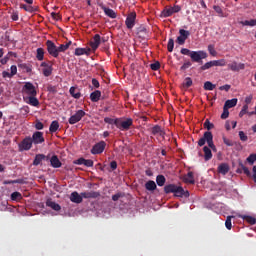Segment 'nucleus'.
Segmentation results:
<instances>
[{"mask_svg": "<svg viewBox=\"0 0 256 256\" xmlns=\"http://www.w3.org/2000/svg\"><path fill=\"white\" fill-rule=\"evenodd\" d=\"M185 183H189L190 185H195V178L193 177V172H188L184 177Z\"/></svg>", "mask_w": 256, "mask_h": 256, "instance_id": "30", "label": "nucleus"}, {"mask_svg": "<svg viewBox=\"0 0 256 256\" xmlns=\"http://www.w3.org/2000/svg\"><path fill=\"white\" fill-rule=\"evenodd\" d=\"M84 165L85 167H93V160L91 159H84Z\"/></svg>", "mask_w": 256, "mask_h": 256, "instance_id": "62", "label": "nucleus"}, {"mask_svg": "<svg viewBox=\"0 0 256 256\" xmlns=\"http://www.w3.org/2000/svg\"><path fill=\"white\" fill-rule=\"evenodd\" d=\"M45 126L43 125V123L41 121H36L35 124V129H37V131H41Z\"/></svg>", "mask_w": 256, "mask_h": 256, "instance_id": "60", "label": "nucleus"}, {"mask_svg": "<svg viewBox=\"0 0 256 256\" xmlns=\"http://www.w3.org/2000/svg\"><path fill=\"white\" fill-rule=\"evenodd\" d=\"M84 115H85V111L78 110L74 115H72L69 118L68 123L70 125H75V123H79V121H81L83 119Z\"/></svg>", "mask_w": 256, "mask_h": 256, "instance_id": "12", "label": "nucleus"}, {"mask_svg": "<svg viewBox=\"0 0 256 256\" xmlns=\"http://www.w3.org/2000/svg\"><path fill=\"white\" fill-rule=\"evenodd\" d=\"M104 122L108 123V125H115L117 127L119 123V118L113 119V118L105 117Z\"/></svg>", "mask_w": 256, "mask_h": 256, "instance_id": "40", "label": "nucleus"}, {"mask_svg": "<svg viewBox=\"0 0 256 256\" xmlns=\"http://www.w3.org/2000/svg\"><path fill=\"white\" fill-rule=\"evenodd\" d=\"M31 140H32V143H34V145H41V143H45V137H43V132H40V131L34 132Z\"/></svg>", "mask_w": 256, "mask_h": 256, "instance_id": "14", "label": "nucleus"}, {"mask_svg": "<svg viewBox=\"0 0 256 256\" xmlns=\"http://www.w3.org/2000/svg\"><path fill=\"white\" fill-rule=\"evenodd\" d=\"M83 199H97L101 197V193L96 191L82 192Z\"/></svg>", "mask_w": 256, "mask_h": 256, "instance_id": "17", "label": "nucleus"}, {"mask_svg": "<svg viewBox=\"0 0 256 256\" xmlns=\"http://www.w3.org/2000/svg\"><path fill=\"white\" fill-rule=\"evenodd\" d=\"M181 11V6L174 5V6H166L160 14V17L166 19L167 17H171L174 13H179Z\"/></svg>", "mask_w": 256, "mask_h": 256, "instance_id": "4", "label": "nucleus"}, {"mask_svg": "<svg viewBox=\"0 0 256 256\" xmlns=\"http://www.w3.org/2000/svg\"><path fill=\"white\" fill-rule=\"evenodd\" d=\"M248 110H249V105L245 104V105L242 107V109H241V111H240V113H239V117H243L244 115H247Z\"/></svg>", "mask_w": 256, "mask_h": 256, "instance_id": "52", "label": "nucleus"}, {"mask_svg": "<svg viewBox=\"0 0 256 256\" xmlns=\"http://www.w3.org/2000/svg\"><path fill=\"white\" fill-rule=\"evenodd\" d=\"M19 151H29L33 147V140L31 137H25L19 144Z\"/></svg>", "mask_w": 256, "mask_h": 256, "instance_id": "7", "label": "nucleus"}, {"mask_svg": "<svg viewBox=\"0 0 256 256\" xmlns=\"http://www.w3.org/2000/svg\"><path fill=\"white\" fill-rule=\"evenodd\" d=\"M231 219H233V216H227L226 221H225V227L229 231H231V228L233 227V225L231 224Z\"/></svg>", "mask_w": 256, "mask_h": 256, "instance_id": "49", "label": "nucleus"}, {"mask_svg": "<svg viewBox=\"0 0 256 256\" xmlns=\"http://www.w3.org/2000/svg\"><path fill=\"white\" fill-rule=\"evenodd\" d=\"M58 130H59V122L57 120L52 121L49 127L50 133H57Z\"/></svg>", "mask_w": 256, "mask_h": 256, "instance_id": "33", "label": "nucleus"}, {"mask_svg": "<svg viewBox=\"0 0 256 256\" xmlns=\"http://www.w3.org/2000/svg\"><path fill=\"white\" fill-rule=\"evenodd\" d=\"M223 143L224 145H226L227 147H233L235 145V143H233L232 140H230L227 137H223Z\"/></svg>", "mask_w": 256, "mask_h": 256, "instance_id": "54", "label": "nucleus"}, {"mask_svg": "<svg viewBox=\"0 0 256 256\" xmlns=\"http://www.w3.org/2000/svg\"><path fill=\"white\" fill-rule=\"evenodd\" d=\"M133 127V119L126 118L125 120L118 118V126L117 129H120V131H129Z\"/></svg>", "mask_w": 256, "mask_h": 256, "instance_id": "5", "label": "nucleus"}, {"mask_svg": "<svg viewBox=\"0 0 256 256\" xmlns=\"http://www.w3.org/2000/svg\"><path fill=\"white\" fill-rule=\"evenodd\" d=\"M99 99H101V91L95 90L90 94V100L92 101V103H97Z\"/></svg>", "mask_w": 256, "mask_h": 256, "instance_id": "24", "label": "nucleus"}, {"mask_svg": "<svg viewBox=\"0 0 256 256\" xmlns=\"http://www.w3.org/2000/svg\"><path fill=\"white\" fill-rule=\"evenodd\" d=\"M40 67H42L44 77H51L53 74V64L51 62H42Z\"/></svg>", "mask_w": 256, "mask_h": 256, "instance_id": "10", "label": "nucleus"}, {"mask_svg": "<svg viewBox=\"0 0 256 256\" xmlns=\"http://www.w3.org/2000/svg\"><path fill=\"white\" fill-rule=\"evenodd\" d=\"M70 201H72V203H83V195L82 193L79 194V192L74 191L71 193L70 195Z\"/></svg>", "mask_w": 256, "mask_h": 256, "instance_id": "16", "label": "nucleus"}, {"mask_svg": "<svg viewBox=\"0 0 256 256\" xmlns=\"http://www.w3.org/2000/svg\"><path fill=\"white\" fill-rule=\"evenodd\" d=\"M121 197H125L124 193L118 192L112 196V201H119Z\"/></svg>", "mask_w": 256, "mask_h": 256, "instance_id": "55", "label": "nucleus"}, {"mask_svg": "<svg viewBox=\"0 0 256 256\" xmlns=\"http://www.w3.org/2000/svg\"><path fill=\"white\" fill-rule=\"evenodd\" d=\"M229 117V108L223 107V113L221 114V119H227Z\"/></svg>", "mask_w": 256, "mask_h": 256, "instance_id": "56", "label": "nucleus"}, {"mask_svg": "<svg viewBox=\"0 0 256 256\" xmlns=\"http://www.w3.org/2000/svg\"><path fill=\"white\" fill-rule=\"evenodd\" d=\"M205 91H213L215 89V84H212L211 81H206L204 83Z\"/></svg>", "mask_w": 256, "mask_h": 256, "instance_id": "43", "label": "nucleus"}, {"mask_svg": "<svg viewBox=\"0 0 256 256\" xmlns=\"http://www.w3.org/2000/svg\"><path fill=\"white\" fill-rule=\"evenodd\" d=\"M215 127V125L213 123H211V121H209V119H206L204 122V129H207V131H211V129H213Z\"/></svg>", "mask_w": 256, "mask_h": 256, "instance_id": "47", "label": "nucleus"}, {"mask_svg": "<svg viewBox=\"0 0 256 256\" xmlns=\"http://www.w3.org/2000/svg\"><path fill=\"white\" fill-rule=\"evenodd\" d=\"M190 35L191 32H189L188 30L180 29L179 36L176 39V43H178V45H185V41L189 39Z\"/></svg>", "mask_w": 256, "mask_h": 256, "instance_id": "8", "label": "nucleus"}, {"mask_svg": "<svg viewBox=\"0 0 256 256\" xmlns=\"http://www.w3.org/2000/svg\"><path fill=\"white\" fill-rule=\"evenodd\" d=\"M137 19V13L131 12L128 14L125 25L127 29H133L135 27V20Z\"/></svg>", "mask_w": 256, "mask_h": 256, "instance_id": "13", "label": "nucleus"}, {"mask_svg": "<svg viewBox=\"0 0 256 256\" xmlns=\"http://www.w3.org/2000/svg\"><path fill=\"white\" fill-rule=\"evenodd\" d=\"M138 35H142L143 37H146V35H149V31L147 30V27L140 26L138 28Z\"/></svg>", "mask_w": 256, "mask_h": 256, "instance_id": "42", "label": "nucleus"}, {"mask_svg": "<svg viewBox=\"0 0 256 256\" xmlns=\"http://www.w3.org/2000/svg\"><path fill=\"white\" fill-rule=\"evenodd\" d=\"M156 183L158 185V187H164L165 186V183H167V178H165L163 176V174H159L157 177H156Z\"/></svg>", "mask_w": 256, "mask_h": 256, "instance_id": "28", "label": "nucleus"}, {"mask_svg": "<svg viewBox=\"0 0 256 256\" xmlns=\"http://www.w3.org/2000/svg\"><path fill=\"white\" fill-rule=\"evenodd\" d=\"M69 93L74 99H81V92H77V88L71 87Z\"/></svg>", "mask_w": 256, "mask_h": 256, "instance_id": "36", "label": "nucleus"}, {"mask_svg": "<svg viewBox=\"0 0 256 256\" xmlns=\"http://www.w3.org/2000/svg\"><path fill=\"white\" fill-rule=\"evenodd\" d=\"M213 9L220 17H225V13H223V9L220 6H213Z\"/></svg>", "mask_w": 256, "mask_h": 256, "instance_id": "53", "label": "nucleus"}, {"mask_svg": "<svg viewBox=\"0 0 256 256\" xmlns=\"http://www.w3.org/2000/svg\"><path fill=\"white\" fill-rule=\"evenodd\" d=\"M36 59L38 61H43V59H45V50L43 48H37Z\"/></svg>", "mask_w": 256, "mask_h": 256, "instance_id": "34", "label": "nucleus"}, {"mask_svg": "<svg viewBox=\"0 0 256 256\" xmlns=\"http://www.w3.org/2000/svg\"><path fill=\"white\" fill-rule=\"evenodd\" d=\"M240 24L246 27H256V19L241 21Z\"/></svg>", "mask_w": 256, "mask_h": 256, "instance_id": "37", "label": "nucleus"}, {"mask_svg": "<svg viewBox=\"0 0 256 256\" xmlns=\"http://www.w3.org/2000/svg\"><path fill=\"white\" fill-rule=\"evenodd\" d=\"M42 161H49V157L45 156V154H37L34 158L33 165L37 167L38 165H41Z\"/></svg>", "mask_w": 256, "mask_h": 256, "instance_id": "18", "label": "nucleus"}, {"mask_svg": "<svg viewBox=\"0 0 256 256\" xmlns=\"http://www.w3.org/2000/svg\"><path fill=\"white\" fill-rule=\"evenodd\" d=\"M145 189L147 191H155L157 189V184L153 180H149L145 183Z\"/></svg>", "mask_w": 256, "mask_h": 256, "instance_id": "26", "label": "nucleus"}, {"mask_svg": "<svg viewBox=\"0 0 256 256\" xmlns=\"http://www.w3.org/2000/svg\"><path fill=\"white\" fill-rule=\"evenodd\" d=\"M247 161L250 163V165H253V163L256 162V154H250L247 158Z\"/></svg>", "mask_w": 256, "mask_h": 256, "instance_id": "57", "label": "nucleus"}, {"mask_svg": "<svg viewBox=\"0 0 256 256\" xmlns=\"http://www.w3.org/2000/svg\"><path fill=\"white\" fill-rule=\"evenodd\" d=\"M180 53L182 55H187L188 57H190L193 63H203V59H207V52L203 50L191 51L187 48H182L180 50Z\"/></svg>", "mask_w": 256, "mask_h": 256, "instance_id": "1", "label": "nucleus"}, {"mask_svg": "<svg viewBox=\"0 0 256 256\" xmlns=\"http://www.w3.org/2000/svg\"><path fill=\"white\" fill-rule=\"evenodd\" d=\"M74 165H85V158H79L77 160H74Z\"/></svg>", "mask_w": 256, "mask_h": 256, "instance_id": "61", "label": "nucleus"}, {"mask_svg": "<svg viewBox=\"0 0 256 256\" xmlns=\"http://www.w3.org/2000/svg\"><path fill=\"white\" fill-rule=\"evenodd\" d=\"M20 9H24V11H27V13H34L35 11V8H33V6H28L26 4H21Z\"/></svg>", "mask_w": 256, "mask_h": 256, "instance_id": "44", "label": "nucleus"}, {"mask_svg": "<svg viewBox=\"0 0 256 256\" xmlns=\"http://www.w3.org/2000/svg\"><path fill=\"white\" fill-rule=\"evenodd\" d=\"M191 61H187L185 62L181 67H180V71H185L187 69H189V67H191Z\"/></svg>", "mask_w": 256, "mask_h": 256, "instance_id": "58", "label": "nucleus"}, {"mask_svg": "<svg viewBox=\"0 0 256 256\" xmlns=\"http://www.w3.org/2000/svg\"><path fill=\"white\" fill-rule=\"evenodd\" d=\"M174 47H175V40H173V38H170L167 44L168 52L173 53Z\"/></svg>", "mask_w": 256, "mask_h": 256, "instance_id": "45", "label": "nucleus"}, {"mask_svg": "<svg viewBox=\"0 0 256 256\" xmlns=\"http://www.w3.org/2000/svg\"><path fill=\"white\" fill-rule=\"evenodd\" d=\"M211 67H215V60L206 62L204 65L200 67L201 71H207V69H211Z\"/></svg>", "mask_w": 256, "mask_h": 256, "instance_id": "39", "label": "nucleus"}, {"mask_svg": "<svg viewBox=\"0 0 256 256\" xmlns=\"http://www.w3.org/2000/svg\"><path fill=\"white\" fill-rule=\"evenodd\" d=\"M20 199H23V196L19 192H13L11 194L12 201H19Z\"/></svg>", "mask_w": 256, "mask_h": 256, "instance_id": "48", "label": "nucleus"}, {"mask_svg": "<svg viewBox=\"0 0 256 256\" xmlns=\"http://www.w3.org/2000/svg\"><path fill=\"white\" fill-rule=\"evenodd\" d=\"M205 143H207L208 147L212 149V151L217 153V146H215V143L213 142V133H211V131L204 132L203 137L198 140L199 147H203Z\"/></svg>", "mask_w": 256, "mask_h": 256, "instance_id": "3", "label": "nucleus"}, {"mask_svg": "<svg viewBox=\"0 0 256 256\" xmlns=\"http://www.w3.org/2000/svg\"><path fill=\"white\" fill-rule=\"evenodd\" d=\"M46 47L49 55L55 58L59 57L57 45H55L53 41L47 40Z\"/></svg>", "mask_w": 256, "mask_h": 256, "instance_id": "9", "label": "nucleus"}, {"mask_svg": "<svg viewBox=\"0 0 256 256\" xmlns=\"http://www.w3.org/2000/svg\"><path fill=\"white\" fill-rule=\"evenodd\" d=\"M182 85L184 89H189V87L193 85V80L191 79V77H186Z\"/></svg>", "mask_w": 256, "mask_h": 256, "instance_id": "41", "label": "nucleus"}, {"mask_svg": "<svg viewBox=\"0 0 256 256\" xmlns=\"http://www.w3.org/2000/svg\"><path fill=\"white\" fill-rule=\"evenodd\" d=\"M203 151H204V161H211V159H213V152H211V148L204 146Z\"/></svg>", "mask_w": 256, "mask_h": 256, "instance_id": "23", "label": "nucleus"}, {"mask_svg": "<svg viewBox=\"0 0 256 256\" xmlns=\"http://www.w3.org/2000/svg\"><path fill=\"white\" fill-rule=\"evenodd\" d=\"M46 207H50V209H53V211H61V205L51 199L46 201Z\"/></svg>", "mask_w": 256, "mask_h": 256, "instance_id": "21", "label": "nucleus"}, {"mask_svg": "<svg viewBox=\"0 0 256 256\" xmlns=\"http://www.w3.org/2000/svg\"><path fill=\"white\" fill-rule=\"evenodd\" d=\"M228 68L230 71H241L245 69V64L244 63H237L236 61L232 62L231 64H228Z\"/></svg>", "mask_w": 256, "mask_h": 256, "instance_id": "19", "label": "nucleus"}, {"mask_svg": "<svg viewBox=\"0 0 256 256\" xmlns=\"http://www.w3.org/2000/svg\"><path fill=\"white\" fill-rule=\"evenodd\" d=\"M225 65H227L225 59L214 60V67H225Z\"/></svg>", "mask_w": 256, "mask_h": 256, "instance_id": "46", "label": "nucleus"}, {"mask_svg": "<svg viewBox=\"0 0 256 256\" xmlns=\"http://www.w3.org/2000/svg\"><path fill=\"white\" fill-rule=\"evenodd\" d=\"M243 171L244 175H251V171H249V168H247L245 165H243V162H239V168L237 170V173H241Z\"/></svg>", "mask_w": 256, "mask_h": 256, "instance_id": "29", "label": "nucleus"}, {"mask_svg": "<svg viewBox=\"0 0 256 256\" xmlns=\"http://www.w3.org/2000/svg\"><path fill=\"white\" fill-rule=\"evenodd\" d=\"M99 45H101V35L95 34L93 39L90 41L92 51H97V49H99Z\"/></svg>", "mask_w": 256, "mask_h": 256, "instance_id": "15", "label": "nucleus"}, {"mask_svg": "<svg viewBox=\"0 0 256 256\" xmlns=\"http://www.w3.org/2000/svg\"><path fill=\"white\" fill-rule=\"evenodd\" d=\"M15 183H21V180H6L4 181V185H15Z\"/></svg>", "mask_w": 256, "mask_h": 256, "instance_id": "59", "label": "nucleus"}, {"mask_svg": "<svg viewBox=\"0 0 256 256\" xmlns=\"http://www.w3.org/2000/svg\"><path fill=\"white\" fill-rule=\"evenodd\" d=\"M50 165L54 169H59V167H61L63 164L61 163V160H59V157H57V155H53L50 158Z\"/></svg>", "mask_w": 256, "mask_h": 256, "instance_id": "20", "label": "nucleus"}, {"mask_svg": "<svg viewBox=\"0 0 256 256\" xmlns=\"http://www.w3.org/2000/svg\"><path fill=\"white\" fill-rule=\"evenodd\" d=\"M239 137H240V139H241L242 141H247V139H249V137H247V136L245 135V132H243V131H240V132H239Z\"/></svg>", "mask_w": 256, "mask_h": 256, "instance_id": "63", "label": "nucleus"}, {"mask_svg": "<svg viewBox=\"0 0 256 256\" xmlns=\"http://www.w3.org/2000/svg\"><path fill=\"white\" fill-rule=\"evenodd\" d=\"M27 103L32 105V107H39V100L36 96H29Z\"/></svg>", "mask_w": 256, "mask_h": 256, "instance_id": "32", "label": "nucleus"}, {"mask_svg": "<svg viewBox=\"0 0 256 256\" xmlns=\"http://www.w3.org/2000/svg\"><path fill=\"white\" fill-rule=\"evenodd\" d=\"M152 135H160V136H163V135H165V132H163V129H161V126L155 125V126L152 128Z\"/></svg>", "mask_w": 256, "mask_h": 256, "instance_id": "35", "label": "nucleus"}, {"mask_svg": "<svg viewBox=\"0 0 256 256\" xmlns=\"http://www.w3.org/2000/svg\"><path fill=\"white\" fill-rule=\"evenodd\" d=\"M105 147H107V143H105V141L98 142L91 149L92 155H101V153L105 151Z\"/></svg>", "mask_w": 256, "mask_h": 256, "instance_id": "11", "label": "nucleus"}, {"mask_svg": "<svg viewBox=\"0 0 256 256\" xmlns=\"http://www.w3.org/2000/svg\"><path fill=\"white\" fill-rule=\"evenodd\" d=\"M243 221H246L249 223V225H255L256 224V218L253 216H248V215H242L240 216Z\"/></svg>", "mask_w": 256, "mask_h": 256, "instance_id": "31", "label": "nucleus"}, {"mask_svg": "<svg viewBox=\"0 0 256 256\" xmlns=\"http://www.w3.org/2000/svg\"><path fill=\"white\" fill-rule=\"evenodd\" d=\"M150 69H152V71H159V69H161V63H159V61H156L150 64Z\"/></svg>", "mask_w": 256, "mask_h": 256, "instance_id": "50", "label": "nucleus"}, {"mask_svg": "<svg viewBox=\"0 0 256 256\" xmlns=\"http://www.w3.org/2000/svg\"><path fill=\"white\" fill-rule=\"evenodd\" d=\"M69 47H71V41H69L66 44H61L59 47H57L58 55H59V53H65V51H67V49H69Z\"/></svg>", "mask_w": 256, "mask_h": 256, "instance_id": "38", "label": "nucleus"}, {"mask_svg": "<svg viewBox=\"0 0 256 256\" xmlns=\"http://www.w3.org/2000/svg\"><path fill=\"white\" fill-rule=\"evenodd\" d=\"M218 173L221 175H227L229 173V165L222 163L218 166Z\"/></svg>", "mask_w": 256, "mask_h": 256, "instance_id": "25", "label": "nucleus"}, {"mask_svg": "<svg viewBox=\"0 0 256 256\" xmlns=\"http://www.w3.org/2000/svg\"><path fill=\"white\" fill-rule=\"evenodd\" d=\"M85 53H87L85 51V48H76L74 55H76L77 57H81V55H85Z\"/></svg>", "mask_w": 256, "mask_h": 256, "instance_id": "51", "label": "nucleus"}, {"mask_svg": "<svg viewBox=\"0 0 256 256\" xmlns=\"http://www.w3.org/2000/svg\"><path fill=\"white\" fill-rule=\"evenodd\" d=\"M22 93L24 95H28V97L31 96H37V90L35 89V85L31 82H26L24 86L22 87Z\"/></svg>", "mask_w": 256, "mask_h": 256, "instance_id": "6", "label": "nucleus"}, {"mask_svg": "<svg viewBox=\"0 0 256 256\" xmlns=\"http://www.w3.org/2000/svg\"><path fill=\"white\" fill-rule=\"evenodd\" d=\"M101 9L104 11L107 17H110V19H117V13H115L113 9L107 8L105 6H102Z\"/></svg>", "mask_w": 256, "mask_h": 256, "instance_id": "22", "label": "nucleus"}, {"mask_svg": "<svg viewBox=\"0 0 256 256\" xmlns=\"http://www.w3.org/2000/svg\"><path fill=\"white\" fill-rule=\"evenodd\" d=\"M252 179H253L254 183H256V166H253V175H252Z\"/></svg>", "mask_w": 256, "mask_h": 256, "instance_id": "64", "label": "nucleus"}, {"mask_svg": "<svg viewBox=\"0 0 256 256\" xmlns=\"http://www.w3.org/2000/svg\"><path fill=\"white\" fill-rule=\"evenodd\" d=\"M164 193H166V195H169V193H174L175 197H189V191H185L183 187L175 184H168L164 186Z\"/></svg>", "mask_w": 256, "mask_h": 256, "instance_id": "2", "label": "nucleus"}, {"mask_svg": "<svg viewBox=\"0 0 256 256\" xmlns=\"http://www.w3.org/2000/svg\"><path fill=\"white\" fill-rule=\"evenodd\" d=\"M237 98H233L231 100H227L224 104V107L226 109H233V107H236L237 106Z\"/></svg>", "mask_w": 256, "mask_h": 256, "instance_id": "27", "label": "nucleus"}]
</instances>
